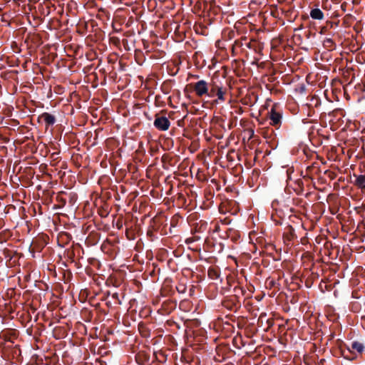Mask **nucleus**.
Returning <instances> with one entry per match:
<instances>
[{"mask_svg": "<svg viewBox=\"0 0 365 365\" xmlns=\"http://www.w3.org/2000/svg\"><path fill=\"white\" fill-rule=\"evenodd\" d=\"M38 120L43 121L46 126L52 125L56 122V118L54 115L48 113H43L39 117Z\"/></svg>", "mask_w": 365, "mask_h": 365, "instance_id": "9", "label": "nucleus"}, {"mask_svg": "<svg viewBox=\"0 0 365 365\" xmlns=\"http://www.w3.org/2000/svg\"><path fill=\"white\" fill-rule=\"evenodd\" d=\"M310 16L313 19L322 20L324 16L319 9H313L310 11Z\"/></svg>", "mask_w": 365, "mask_h": 365, "instance_id": "10", "label": "nucleus"}, {"mask_svg": "<svg viewBox=\"0 0 365 365\" xmlns=\"http://www.w3.org/2000/svg\"><path fill=\"white\" fill-rule=\"evenodd\" d=\"M284 322H285L284 324H279V329H285L286 326H288L287 329L290 328L289 326V321L286 320Z\"/></svg>", "mask_w": 365, "mask_h": 365, "instance_id": "18", "label": "nucleus"}, {"mask_svg": "<svg viewBox=\"0 0 365 365\" xmlns=\"http://www.w3.org/2000/svg\"><path fill=\"white\" fill-rule=\"evenodd\" d=\"M184 322V324L188 327L190 325L189 324L190 322H192V321H187V320H185V321H182ZM194 322V326H193V328H197L200 327V321H193Z\"/></svg>", "mask_w": 365, "mask_h": 365, "instance_id": "14", "label": "nucleus"}, {"mask_svg": "<svg viewBox=\"0 0 365 365\" xmlns=\"http://www.w3.org/2000/svg\"><path fill=\"white\" fill-rule=\"evenodd\" d=\"M212 326L213 327V328L216 329V326H217V324L215 322H213L212 323H210L209 324V328L211 329L212 328Z\"/></svg>", "mask_w": 365, "mask_h": 365, "instance_id": "23", "label": "nucleus"}, {"mask_svg": "<svg viewBox=\"0 0 365 365\" xmlns=\"http://www.w3.org/2000/svg\"><path fill=\"white\" fill-rule=\"evenodd\" d=\"M334 333H331L330 335H329V340L334 339Z\"/></svg>", "mask_w": 365, "mask_h": 365, "instance_id": "25", "label": "nucleus"}, {"mask_svg": "<svg viewBox=\"0 0 365 365\" xmlns=\"http://www.w3.org/2000/svg\"><path fill=\"white\" fill-rule=\"evenodd\" d=\"M138 329H139V331L140 332V334L144 336V337H148L150 336V329H148L147 327H146V324L143 322L141 321L139 324H138Z\"/></svg>", "mask_w": 365, "mask_h": 365, "instance_id": "11", "label": "nucleus"}, {"mask_svg": "<svg viewBox=\"0 0 365 365\" xmlns=\"http://www.w3.org/2000/svg\"><path fill=\"white\" fill-rule=\"evenodd\" d=\"M208 275L212 279H215V278H217L218 277V274H217V272L215 269H210L208 270Z\"/></svg>", "mask_w": 365, "mask_h": 365, "instance_id": "17", "label": "nucleus"}, {"mask_svg": "<svg viewBox=\"0 0 365 365\" xmlns=\"http://www.w3.org/2000/svg\"><path fill=\"white\" fill-rule=\"evenodd\" d=\"M72 352L75 353L78 356L81 355V350L78 347H73Z\"/></svg>", "mask_w": 365, "mask_h": 365, "instance_id": "20", "label": "nucleus"}, {"mask_svg": "<svg viewBox=\"0 0 365 365\" xmlns=\"http://www.w3.org/2000/svg\"><path fill=\"white\" fill-rule=\"evenodd\" d=\"M177 289L179 292L184 293L185 292V287L184 284L180 285L179 287H177Z\"/></svg>", "mask_w": 365, "mask_h": 365, "instance_id": "19", "label": "nucleus"}, {"mask_svg": "<svg viewBox=\"0 0 365 365\" xmlns=\"http://www.w3.org/2000/svg\"><path fill=\"white\" fill-rule=\"evenodd\" d=\"M355 185L360 189H365V175H360L356 176Z\"/></svg>", "mask_w": 365, "mask_h": 365, "instance_id": "12", "label": "nucleus"}, {"mask_svg": "<svg viewBox=\"0 0 365 365\" xmlns=\"http://www.w3.org/2000/svg\"><path fill=\"white\" fill-rule=\"evenodd\" d=\"M227 93V88L223 87L221 82L217 78H212L208 86V98H214L217 96V98L214 101V103L217 104L225 102V95Z\"/></svg>", "mask_w": 365, "mask_h": 365, "instance_id": "2", "label": "nucleus"}, {"mask_svg": "<svg viewBox=\"0 0 365 365\" xmlns=\"http://www.w3.org/2000/svg\"><path fill=\"white\" fill-rule=\"evenodd\" d=\"M336 345L340 349L341 356L349 360L356 359L357 354L361 355L365 351L364 344L359 341H354L350 346H347L343 341L338 339Z\"/></svg>", "mask_w": 365, "mask_h": 365, "instance_id": "1", "label": "nucleus"}, {"mask_svg": "<svg viewBox=\"0 0 365 365\" xmlns=\"http://www.w3.org/2000/svg\"><path fill=\"white\" fill-rule=\"evenodd\" d=\"M60 323H61L60 320L54 321V322L51 321L49 323V327H52L53 325H54V324H60Z\"/></svg>", "mask_w": 365, "mask_h": 365, "instance_id": "21", "label": "nucleus"}, {"mask_svg": "<svg viewBox=\"0 0 365 365\" xmlns=\"http://www.w3.org/2000/svg\"><path fill=\"white\" fill-rule=\"evenodd\" d=\"M15 336V334H9L8 332H4L2 331L0 333V340H2V341H0V345L3 346V349H5V351H9V349H13L14 346V341H12V337Z\"/></svg>", "mask_w": 365, "mask_h": 365, "instance_id": "5", "label": "nucleus"}, {"mask_svg": "<svg viewBox=\"0 0 365 365\" xmlns=\"http://www.w3.org/2000/svg\"><path fill=\"white\" fill-rule=\"evenodd\" d=\"M12 354L14 356H18L21 354V350L18 345H15L12 349Z\"/></svg>", "mask_w": 365, "mask_h": 365, "instance_id": "15", "label": "nucleus"}, {"mask_svg": "<svg viewBox=\"0 0 365 365\" xmlns=\"http://www.w3.org/2000/svg\"><path fill=\"white\" fill-rule=\"evenodd\" d=\"M209 83L205 80H200L192 84L193 90L197 97L207 96Z\"/></svg>", "mask_w": 365, "mask_h": 365, "instance_id": "4", "label": "nucleus"}, {"mask_svg": "<svg viewBox=\"0 0 365 365\" xmlns=\"http://www.w3.org/2000/svg\"><path fill=\"white\" fill-rule=\"evenodd\" d=\"M223 329L226 330L228 332H232L233 331L234 327L228 321H226V322L223 325Z\"/></svg>", "mask_w": 365, "mask_h": 365, "instance_id": "13", "label": "nucleus"}, {"mask_svg": "<svg viewBox=\"0 0 365 365\" xmlns=\"http://www.w3.org/2000/svg\"><path fill=\"white\" fill-rule=\"evenodd\" d=\"M239 327H245V334L247 337H252L258 331V327L255 323H247V321H237Z\"/></svg>", "mask_w": 365, "mask_h": 365, "instance_id": "6", "label": "nucleus"}, {"mask_svg": "<svg viewBox=\"0 0 365 365\" xmlns=\"http://www.w3.org/2000/svg\"><path fill=\"white\" fill-rule=\"evenodd\" d=\"M269 117L270 119V125L273 126H277L279 125L282 119V115L277 112L273 107L269 113Z\"/></svg>", "mask_w": 365, "mask_h": 365, "instance_id": "8", "label": "nucleus"}, {"mask_svg": "<svg viewBox=\"0 0 365 365\" xmlns=\"http://www.w3.org/2000/svg\"><path fill=\"white\" fill-rule=\"evenodd\" d=\"M273 322L274 321H269V320H267V323L268 324L269 326H272L273 324Z\"/></svg>", "mask_w": 365, "mask_h": 365, "instance_id": "24", "label": "nucleus"}, {"mask_svg": "<svg viewBox=\"0 0 365 365\" xmlns=\"http://www.w3.org/2000/svg\"><path fill=\"white\" fill-rule=\"evenodd\" d=\"M334 43L331 38H327L324 41V46L326 47H332Z\"/></svg>", "mask_w": 365, "mask_h": 365, "instance_id": "16", "label": "nucleus"}, {"mask_svg": "<svg viewBox=\"0 0 365 365\" xmlns=\"http://www.w3.org/2000/svg\"><path fill=\"white\" fill-rule=\"evenodd\" d=\"M70 326L67 322H63L61 325H56L53 328V335L56 338H63L67 335Z\"/></svg>", "mask_w": 365, "mask_h": 365, "instance_id": "7", "label": "nucleus"}, {"mask_svg": "<svg viewBox=\"0 0 365 365\" xmlns=\"http://www.w3.org/2000/svg\"><path fill=\"white\" fill-rule=\"evenodd\" d=\"M199 331H200L199 334H200V335H204V334H205L207 332V331L205 330V328L200 329Z\"/></svg>", "mask_w": 365, "mask_h": 365, "instance_id": "22", "label": "nucleus"}, {"mask_svg": "<svg viewBox=\"0 0 365 365\" xmlns=\"http://www.w3.org/2000/svg\"><path fill=\"white\" fill-rule=\"evenodd\" d=\"M153 125L158 130L166 131L170 126V122L167 117L156 114Z\"/></svg>", "mask_w": 365, "mask_h": 365, "instance_id": "3", "label": "nucleus"}]
</instances>
